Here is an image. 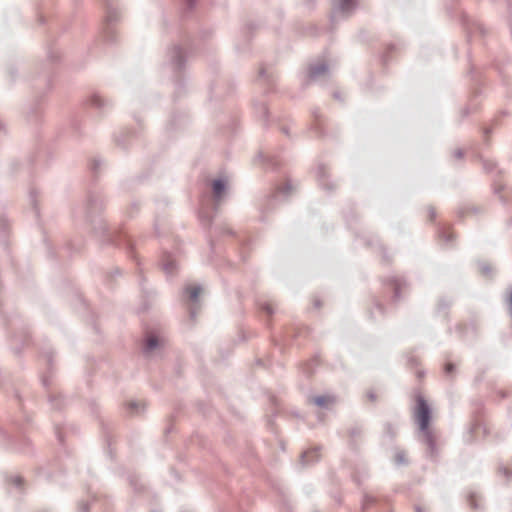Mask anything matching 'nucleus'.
<instances>
[{
	"instance_id": "11",
	"label": "nucleus",
	"mask_w": 512,
	"mask_h": 512,
	"mask_svg": "<svg viewBox=\"0 0 512 512\" xmlns=\"http://www.w3.org/2000/svg\"><path fill=\"white\" fill-rule=\"evenodd\" d=\"M292 187L290 182H286L281 186H278L275 192L266 198L265 202L261 205V210L263 212L269 211L273 208V202L280 197H287L291 191Z\"/></svg>"
},
{
	"instance_id": "44",
	"label": "nucleus",
	"mask_w": 512,
	"mask_h": 512,
	"mask_svg": "<svg viewBox=\"0 0 512 512\" xmlns=\"http://www.w3.org/2000/svg\"><path fill=\"white\" fill-rule=\"evenodd\" d=\"M116 142L119 146L126 147V134L122 133L116 138Z\"/></svg>"
},
{
	"instance_id": "2",
	"label": "nucleus",
	"mask_w": 512,
	"mask_h": 512,
	"mask_svg": "<svg viewBox=\"0 0 512 512\" xmlns=\"http://www.w3.org/2000/svg\"><path fill=\"white\" fill-rule=\"evenodd\" d=\"M431 408L427 401L421 395L416 398L415 420L419 430L423 435V441L428 447V456L433 458L436 455V442L432 432L429 429L431 421Z\"/></svg>"
},
{
	"instance_id": "43",
	"label": "nucleus",
	"mask_w": 512,
	"mask_h": 512,
	"mask_svg": "<svg viewBox=\"0 0 512 512\" xmlns=\"http://www.w3.org/2000/svg\"><path fill=\"white\" fill-rule=\"evenodd\" d=\"M79 512H89V503L87 501H81L78 504Z\"/></svg>"
},
{
	"instance_id": "36",
	"label": "nucleus",
	"mask_w": 512,
	"mask_h": 512,
	"mask_svg": "<svg viewBox=\"0 0 512 512\" xmlns=\"http://www.w3.org/2000/svg\"><path fill=\"white\" fill-rule=\"evenodd\" d=\"M9 481L10 483L15 486L16 488H18L19 490L22 489V486H23V479L22 477L20 476H11L9 478Z\"/></svg>"
},
{
	"instance_id": "53",
	"label": "nucleus",
	"mask_w": 512,
	"mask_h": 512,
	"mask_svg": "<svg viewBox=\"0 0 512 512\" xmlns=\"http://www.w3.org/2000/svg\"><path fill=\"white\" fill-rule=\"evenodd\" d=\"M454 156H455L456 158H458V159L462 158V156H463V151H462V150H460V149H459V150H457V151H455Z\"/></svg>"
},
{
	"instance_id": "29",
	"label": "nucleus",
	"mask_w": 512,
	"mask_h": 512,
	"mask_svg": "<svg viewBox=\"0 0 512 512\" xmlns=\"http://www.w3.org/2000/svg\"><path fill=\"white\" fill-rule=\"evenodd\" d=\"M397 433V428L392 423H385L384 434L389 438H394Z\"/></svg>"
},
{
	"instance_id": "21",
	"label": "nucleus",
	"mask_w": 512,
	"mask_h": 512,
	"mask_svg": "<svg viewBox=\"0 0 512 512\" xmlns=\"http://www.w3.org/2000/svg\"><path fill=\"white\" fill-rule=\"evenodd\" d=\"M9 233V222L6 217L0 218V243H4Z\"/></svg>"
},
{
	"instance_id": "22",
	"label": "nucleus",
	"mask_w": 512,
	"mask_h": 512,
	"mask_svg": "<svg viewBox=\"0 0 512 512\" xmlns=\"http://www.w3.org/2000/svg\"><path fill=\"white\" fill-rule=\"evenodd\" d=\"M457 331L463 338H466V337H468L470 331L473 335H475L477 332V327H476L475 323H471L468 327H463L462 325H458Z\"/></svg>"
},
{
	"instance_id": "18",
	"label": "nucleus",
	"mask_w": 512,
	"mask_h": 512,
	"mask_svg": "<svg viewBox=\"0 0 512 512\" xmlns=\"http://www.w3.org/2000/svg\"><path fill=\"white\" fill-rule=\"evenodd\" d=\"M349 433V436H350V447L353 448V449H356V439L360 438L363 434V429L361 426L359 425H355L353 427H351L348 431Z\"/></svg>"
},
{
	"instance_id": "58",
	"label": "nucleus",
	"mask_w": 512,
	"mask_h": 512,
	"mask_svg": "<svg viewBox=\"0 0 512 512\" xmlns=\"http://www.w3.org/2000/svg\"><path fill=\"white\" fill-rule=\"evenodd\" d=\"M503 189H504V187L502 185L496 186L495 193H500V191H502Z\"/></svg>"
},
{
	"instance_id": "49",
	"label": "nucleus",
	"mask_w": 512,
	"mask_h": 512,
	"mask_svg": "<svg viewBox=\"0 0 512 512\" xmlns=\"http://www.w3.org/2000/svg\"><path fill=\"white\" fill-rule=\"evenodd\" d=\"M439 308H448L450 306V301L440 300L438 304Z\"/></svg>"
},
{
	"instance_id": "52",
	"label": "nucleus",
	"mask_w": 512,
	"mask_h": 512,
	"mask_svg": "<svg viewBox=\"0 0 512 512\" xmlns=\"http://www.w3.org/2000/svg\"><path fill=\"white\" fill-rule=\"evenodd\" d=\"M500 471H502L507 478L510 477L511 471L509 469L504 467V468H501Z\"/></svg>"
},
{
	"instance_id": "7",
	"label": "nucleus",
	"mask_w": 512,
	"mask_h": 512,
	"mask_svg": "<svg viewBox=\"0 0 512 512\" xmlns=\"http://www.w3.org/2000/svg\"><path fill=\"white\" fill-rule=\"evenodd\" d=\"M201 290L202 287L200 285L189 284L182 289L181 298L185 303L190 305L189 313L191 318L196 316V308L194 305L198 303Z\"/></svg>"
},
{
	"instance_id": "25",
	"label": "nucleus",
	"mask_w": 512,
	"mask_h": 512,
	"mask_svg": "<svg viewBox=\"0 0 512 512\" xmlns=\"http://www.w3.org/2000/svg\"><path fill=\"white\" fill-rule=\"evenodd\" d=\"M439 237L445 242V243H451L453 238H454V234L452 232H450L448 230V228L446 227H440L439 228Z\"/></svg>"
},
{
	"instance_id": "28",
	"label": "nucleus",
	"mask_w": 512,
	"mask_h": 512,
	"mask_svg": "<svg viewBox=\"0 0 512 512\" xmlns=\"http://www.w3.org/2000/svg\"><path fill=\"white\" fill-rule=\"evenodd\" d=\"M49 402L51 403L52 408L60 409L61 408V403H62L61 395H57V394H52L51 393L49 395Z\"/></svg>"
},
{
	"instance_id": "12",
	"label": "nucleus",
	"mask_w": 512,
	"mask_h": 512,
	"mask_svg": "<svg viewBox=\"0 0 512 512\" xmlns=\"http://www.w3.org/2000/svg\"><path fill=\"white\" fill-rule=\"evenodd\" d=\"M87 105L95 109L99 115L108 110L112 104L111 101L101 94L94 92L87 99Z\"/></svg>"
},
{
	"instance_id": "56",
	"label": "nucleus",
	"mask_w": 512,
	"mask_h": 512,
	"mask_svg": "<svg viewBox=\"0 0 512 512\" xmlns=\"http://www.w3.org/2000/svg\"><path fill=\"white\" fill-rule=\"evenodd\" d=\"M368 398L371 400V401H374L376 399V395L374 392H369L368 393Z\"/></svg>"
},
{
	"instance_id": "23",
	"label": "nucleus",
	"mask_w": 512,
	"mask_h": 512,
	"mask_svg": "<svg viewBox=\"0 0 512 512\" xmlns=\"http://www.w3.org/2000/svg\"><path fill=\"white\" fill-rule=\"evenodd\" d=\"M254 109L256 113L261 116L262 118L266 119L268 116V109L266 106V103L263 101H255L254 102Z\"/></svg>"
},
{
	"instance_id": "42",
	"label": "nucleus",
	"mask_w": 512,
	"mask_h": 512,
	"mask_svg": "<svg viewBox=\"0 0 512 512\" xmlns=\"http://www.w3.org/2000/svg\"><path fill=\"white\" fill-rule=\"evenodd\" d=\"M456 367L453 363H446L445 366H444V372L447 376H452V374L454 373Z\"/></svg>"
},
{
	"instance_id": "38",
	"label": "nucleus",
	"mask_w": 512,
	"mask_h": 512,
	"mask_svg": "<svg viewBox=\"0 0 512 512\" xmlns=\"http://www.w3.org/2000/svg\"><path fill=\"white\" fill-rule=\"evenodd\" d=\"M480 272L484 276H490L492 272V268L488 263H480L479 264Z\"/></svg>"
},
{
	"instance_id": "31",
	"label": "nucleus",
	"mask_w": 512,
	"mask_h": 512,
	"mask_svg": "<svg viewBox=\"0 0 512 512\" xmlns=\"http://www.w3.org/2000/svg\"><path fill=\"white\" fill-rule=\"evenodd\" d=\"M376 499L369 495V494H365L363 496V500H362V510L364 511L365 509H367L368 507H370L371 505H373L375 503Z\"/></svg>"
},
{
	"instance_id": "50",
	"label": "nucleus",
	"mask_w": 512,
	"mask_h": 512,
	"mask_svg": "<svg viewBox=\"0 0 512 512\" xmlns=\"http://www.w3.org/2000/svg\"><path fill=\"white\" fill-rule=\"evenodd\" d=\"M55 433H56V436H57L59 442L62 443L63 442V433H62L61 429L57 427Z\"/></svg>"
},
{
	"instance_id": "59",
	"label": "nucleus",
	"mask_w": 512,
	"mask_h": 512,
	"mask_svg": "<svg viewBox=\"0 0 512 512\" xmlns=\"http://www.w3.org/2000/svg\"><path fill=\"white\" fill-rule=\"evenodd\" d=\"M223 233H226V234L232 235V234H233V231H232L230 228H224V229H223Z\"/></svg>"
},
{
	"instance_id": "60",
	"label": "nucleus",
	"mask_w": 512,
	"mask_h": 512,
	"mask_svg": "<svg viewBox=\"0 0 512 512\" xmlns=\"http://www.w3.org/2000/svg\"><path fill=\"white\" fill-rule=\"evenodd\" d=\"M5 130V125L4 123L0 120V132L4 131Z\"/></svg>"
},
{
	"instance_id": "4",
	"label": "nucleus",
	"mask_w": 512,
	"mask_h": 512,
	"mask_svg": "<svg viewBox=\"0 0 512 512\" xmlns=\"http://www.w3.org/2000/svg\"><path fill=\"white\" fill-rule=\"evenodd\" d=\"M169 64L175 73L174 85L177 92L184 88L186 78L182 76L187 61V50L180 44H174L167 52Z\"/></svg>"
},
{
	"instance_id": "62",
	"label": "nucleus",
	"mask_w": 512,
	"mask_h": 512,
	"mask_svg": "<svg viewBox=\"0 0 512 512\" xmlns=\"http://www.w3.org/2000/svg\"><path fill=\"white\" fill-rule=\"evenodd\" d=\"M42 382H43V385H44V386H47V385H48V380H47V378H46V377H43V378H42Z\"/></svg>"
},
{
	"instance_id": "32",
	"label": "nucleus",
	"mask_w": 512,
	"mask_h": 512,
	"mask_svg": "<svg viewBox=\"0 0 512 512\" xmlns=\"http://www.w3.org/2000/svg\"><path fill=\"white\" fill-rule=\"evenodd\" d=\"M469 505L471 508L478 510L480 509V505L478 503V495L476 493H470L468 497Z\"/></svg>"
},
{
	"instance_id": "34",
	"label": "nucleus",
	"mask_w": 512,
	"mask_h": 512,
	"mask_svg": "<svg viewBox=\"0 0 512 512\" xmlns=\"http://www.w3.org/2000/svg\"><path fill=\"white\" fill-rule=\"evenodd\" d=\"M47 58L50 63H55L60 58V53L57 49H50Z\"/></svg>"
},
{
	"instance_id": "8",
	"label": "nucleus",
	"mask_w": 512,
	"mask_h": 512,
	"mask_svg": "<svg viewBox=\"0 0 512 512\" xmlns=\"http://www.w3.org/2000/svg\"><path fill=\"white\" fill-rule=\"evenodd\" d=\"M161 346V340L156 335L149 333L144 339L142 353L146 358H152L159 354Z\"/></svg>"
},
{
	"instance_id": "35",
	"label": "nucleus",
	"mask_w": 512,
	"mask_h": 512,
	"mask_svg": "<svg viewBox=\"0 0 512 512\" xmlns=\"http://www.w3.org/2000/svg\"><path fill=\"white\" fill-rule=\"evenodd\" d=\"M259 308L261 311L265 312L269 316H271L274 313V309L270 303H267V302L260 303Z\"/></svg>"
},
{
	"instance_id": "57",
	"label": "nucleus",
	"mask_w": 512,
	"mask_h": 512,
	"mask_svg": "<svg viewBox=\"0 0 512 512\" xmlns=\"http://www.w3.org/2000/svg\"><path fill=\"white\" fill-rule=\"evenodd\" d=\"M429 217L431 220H433L435 218V211L432 208L429 210Z\"/></svg>"
},
{
	"instance_id": "41",
	"label": "nucleus",
	"mask_w": 512,
	"mask_h": 512,
	"mask_svg": "<svg viewBox=\"0 0 512 512\" xmlns=\"http://www.w3.org/2000/svg\"><path fill=\"white\" fill-rule=\"evenodd\" d=\"M394 50H395V45L390 44V45L387 46L386 51L382 55L383 63H387L388 62V60H389V53H391Z\"/></svg>"
},
{
	"instance_id": "24",
	"label": "nucleus",
	"mask_w": 512,
	"mask_h": 512,
	"mask_svg": "<svg viewBox=\"0 0 512 512\" xmlns=\"http://www.w3.org/2000/svg\"><path fill=\"white\" fill-rule=\"evenodd\" d=\"M312 114L314 116L315 122L311 126V129H313L317 134L323 135L324 132H323L322 127H321L320 114H319L318 110L314 109L312 111Z\"/></svg>"
},
{
	"instance_id": "54",
	"label": "nucleus",
	"mask_w": 512,
	"mask_h": 512,
	"mask_svg": "<svg viewBox=\"0 0 512 512\" xmlns=\"http://www.w3.org/2000/svg\"><path fill=\"white\" fill-rule=\"evenodd\" d=\"M211 91L213 93V97L218 98L220 96V93L216 91V88L214 86L211 88Z\"/></svg>"
},
{
	"instance_id": "19",
	"label": "nucleus",
	"mask_w": 512,
	"mask_h": 512,
	"mask_svg": "<svg viewBox=\"0 0 512 512\" xmlns=\"http://www.w3.org/2000/svg\"><path fill=\"white\" fill-rule=\"evenodd\" d=\"M38 195H39L38 189L35 187H32L29 191V202L33 208L35 217H39Z\"/></svg>"
},
{
	"instance_id": "17",
	"label": "nucleus",
	"mask_w": 512,
	"mask_h": 512,
	"mask_svg": "<svg viewBox=\"0 0 512 512\" xmlns=\"http://www.w3.org/2000/svg\"><path fill=\"white\" fill-rule=\"evenodd\" d=\"M319 448L318 447H315V448H312V449H309L305 452H303L301 454V464L302 466H308V465H311L315 462H317L320 458V452H319Z\"/></svg>"
},
{
	"instance_id": "9",
	"label": "nucleus",
	"mask_w": 512,
	"mask_h": 512,
	"mask_svg": "<svg viewBox=\"0 0 512 512\" xmlns=\"http://www.w3.org/2000/svg\"><path fill=\"white\" fill-rule=\"evenodd\" d=\"M385 284L393 292L392 301L395 303L400 301L402 298V293L405 292L407 288V282L405 281V279H403L402 277L391 276L386 279Z\"/></svg>"
},
{
	"instance_id": "46",
	"label": "nucleus",
	"mask_w": 512,
	"mask_h": 512,
	"mask_svg": "<svg viewBox=\"0 0 512 512\" xmlns=\"http://www.w3.org/2000/svg\"><path fill=\"white\" fill-rule=\"evenodd\" d=\"M42 355L46 358L47 364L51 365V363H52V351L50 349L43 350L42 351Z\"/></svg>"
},
{
	"instance_id": "55",
	"label": "nucleus",
	"mask_w": 512,
	"mask_h": 512,
	"mask_svg": "<svg viewBox=\"0 0 512 512\" xmlns=\"http://www.w3.org/2000/svg\"><path fill=\"white\" fill-rule=\"evenodd\" d=\"M281 132L284 133L285 135L289 136V129L286 127V126H282L280 128Z\"/></svg>"
},
{
	"instance_id": "64",
	"label": "nucleus",
	"mask_w": 512,
	"mask_h": 512,
	"mask_svg": "<svg viewBox=\"0 0 512 512\" xmlns=\"http://www.w3.org/2000/svg\"><path fill=\"white\" fill-rule=\"evenodd\" d=\"M334 98H336V99H339V100H340V93H339V92H335V93H334Z\"/></svg>"
},
{
	"instance_id": "47",
	"label": "nucleus",
	"mask_w": 512,
	"mask_h": 512,
	"mask_svg": "<svg viewBox=\"0 0 512 512\" xmlns=\"http://www.w3.org/2000/svg\"><path fill=\"white\" fill-rule=\"evenodd\" d=\"M186 10H192L197 0H183Z\"/></svg>"
},
{
	"instance_id": "5",
	"label": "nucleus",
	"mask_w": 512,
	"mask_h": 512,
	"mask_svg": "<svg viewBox=\"0 0 512 512\" xmlns=\"http://www.w3.org/2000/svg\"><path fill=\"white\" fill-rule=\"evenodd\" d=\"M105 17L102 28V36L106 43L113 44L117 41V32L114 29L116 24L121 19L120 11L114 0H103Z\"/></svg>"
},
{
	"instance_id": "45",
	"label": "nucleus",
	"mask_w": 512,
	"mask_h": 512,
	"mask_svg": "<svg viewBox=\"0 0 512 512\" xmlns=\"http://www.w3.org/2000/svg\"><path fill=\"white\" fill-rule=\"evenodd\" d=\"M508 313L512 318V288L509 289V296L507 298Z\"/></svg>"
},
{
	"instance_id": "15",
	"label": "nucleus",
	"mask_w": 512,
	"mask_h": 512,
	"mask_svg": "<svg viewBox=\"0 0 512 512\" xmlns=\"http://www.w3.org/2000/svg\"><path fill=\"white\" fill-rule=\"evenodd\" d=\"M316 177L319 185L326 191H333L335 185L328 180V168L324 164H319L316 170Z\"/></svg>"
},
{
	"instance_id": "13",
	"label": "nucleus",
	"mask_w": 512,
	"mask_h": 512,
	"mask_svg": "<svg viewBox=\"0 0 512 512\" xmlns=\"http://www.w3.org/2000/svg\"><path fill=\"white\" fill-rule=\"evenodd\" d=\"M159 265L168 278L173 277L177 273V262L174 255L170 252L165 251L162 253Z\"/></svg>"
},
{
	"instance_id": "14",
	"label": "nucleus",
	"mask_w": 512,
	"mask_h": 512,
	"mask_svg": "<svg viewBox=\"0 0 512 512\" xmlns=\"http://www.w3.org/2000/svg\"><path fill=\"white\" fill-rule=\"evenodd\" d=\"M257 82L265 87V93H269L273 91L276 77L272 71L261 67L258 72Z\"/></svg>"
},
{
	"instance_id": "51",
	"label": "nucleus",
	"mask_w": 512,
	"mask_h": 512,
	"mask_svg": "<svg viewBox=\"0 0 512 512\" xmlns=\"http://www.w3.org/2000/svg\"><path fill=\"white\" fill-rule=\"evenodd\" d=\"M500 199L503 201V202H510L512 204V188L509 189V198L506 199L504 196H501Z\"/></svg>"
},
{
	"instance_id": "30",
	"label": "nucleus",
	"mask_w": 512,
	"mask_h": 512,
	"mask_svg": "<svg viewBox=\"0 0 512 512\" xmlns=\"http://www.w3.org/2000/svg\"><path fill=\"white\" fill-rule=\"evenodd\" d=\"M258 157L261 158L268 167L271 169H276L278 164L271 156H266L263 153H259Z\"/></svg>"
},
{
	"instance_id": "16",
	"label": "nucleus",
	"mask_w": 512,
	"mask_h": 512,
	"mask_svg": "<svg viewBox=\"0 0 512 512\" xmlns=\"http://www.w3.org/2000/svg\"><path fill=\"white\" fill-rule=\"evenodd\" d=\"M309 401L320 408L329 409L336 402L334 395H318L309 398Z\"/></svg>"
},
{
	"instance_id": "6",
	"label": "nucleus",
	"mask_w": 512,
	"mask_h": 512,
	"mask_svg": "<svg viewBox=\"0 0 512 512\" xmlns=\"http://www.w3.org/2000/svg\"><path fill=\"white\" fill-rule=\"evenodd\" d=\"M356 7V0H332L331 22L334 24L339 20L348 18Z\"/></svg>"
},
{
	"instance_id": "63",
	"label": "nucleus",
	"mask_w": 512,
	"mask_h": 512,
	"mask_svg": "<svg viewBox=\"0 0 512 512\" xmlns=\"http://www.w3.org/2000/svg\"><path fill=\"white\" fill-rule=\"evenodd\" d=\"M462 113H463V116H467L469 114V109L465 108Z\"/></svg>"
},
{
	"instance_id": "10",
	"label": "nucleus",
	"mask_w": 512,
	"mask_h": 512,
	"mask_svg": "<svg viewBox=\"0 0 512 512\" xmlns=\"http://www.w3.org/2000/svg\"><path fill=\"white\" fill-rule=\"evenodd\" d=\"M307 77L309 81H326L330 78L329 66L325 63L312 64L309 66Z\"/></svg>"
},
{
	"instance_id": "39",
	"label": "nucleus",
	"mask_w": 512,
	"mask_h": 512,
	"mask_svg": "<svg viewBox=\"0 0 512 512\" xmlns=\"http://www.w3.org/2000/svg\"><path fill=\"white\" fill-rule=\"evenodd\" d=\"M468 212L478 213V209L475 207L465 206L459 209L458 214L460 217H463Z\"/></svg>"
},
{
	"instance_id": "33",
	"label": "nucleus",
	"mask_w": 512,
	"mask_h": 512,
	"mask_svg": "<svg viewBox=\"0 0 512 512\" xmlns=\"http://www.w3.org/2000/svg\"><path fill=\"white\" fill-rule=\"evenodd\" d=\"M376 313H378L379 315H383V313H384V308L380 302H376L374 309H372L370 311L371 318L376 319L377 318Z\"/></svg>"
},
{
	"instance_id": "27",
	"label": "nucleus",
	"mask_w": 512,
	"mask_h": 512,
	"mask_svg": "<svg viewBox=\"0 0 512 512\" xmlns=\"http://www.w3.org/2000/svg\"><path fill=\"white\" fill-rule=\"evenodd\" d=\"M139 209H140L139 203L137 201H133L127 208L126 215L129 218H134L138 214Z\"/></svg>"
},
{
	"instance_id": "20",
	"label": "nucleus",
	"mask_w": 512,
	"mask_h": 512,
	"mask_svg": "<svg viewBox=\"0 0 512 512\" xmlns=\"http://www.w3.org/2000/svg\"><path fill=\"white\" fill-rule=\"evenodd\" d=\"M127 409L131 415H139L144 411L145 405L138 401H131L128 403Z\"/></svg>"
},
{
	"instance_id": "26",
	"label": "nucleus",
	"mask_w": 512,
	"mask_h": 512,
	"mask_svg": "<svg viewBox=\"0 0 512 512\" xmlns=\"http://www.w3.org/2000/svg\"><path fill=\"white\" fill-rule=\"evenodd\" d=\"M103 164L104 163H103L102 159L94 158L91 160V162L89 164V168L92 173L97 174L101 170V167L103 166Z\"/></svg>"
},
{
	"instance_id": "37",
	"label": "nucleus",
	"mask_w": 512,
	"mask_h": 512,
	"mask_svg": "<svg viewBox=\"0 0 512 512\" xmlns=\"http://www.w3.org/2000/svg\"><path fill=\"white\" fill-rule=\"evenodd\" d=\"M395 463L397 465H405L407 464V460L405 458V454L403 451H398L395 455Z\"/></svg>"
},
{
	"instance_id": "40",
	"label": "nucleus",
	"mask_w": 512,
	"mask_h": 512,
	"mask_svg": "<svg viewBox=\"0 0 512 512\" xmlns=\"http://www.w3.org/2000/svg\"><path fill=\"white\" fill-rule=\"evenodd\" d=\"M316 365V361L315 360H312L310 361L309 363H307L304 367H303V371L304 373H306L307 375H310L314 372V366Z\"/></svg>"
},
{
	"instance_id": "48",
	"label": "nucleus",
	"mask_w": 512,
	"mask_h": 512,
	"mask_svg": "<svg viewBox=\"0 0 512 512\" xmlns=\"http://www.w3.org/2000/svg\"><path fill=\"white\" fill-rule=\"evenodd\" d=\"M495 168V164L491 163V162H484V169L487 171V172H493Z\"/></svg>"
},
{
	"instance_id": "3",
	"label": "nucleus",
	"mask_w": 512,
	"mask_h": 512,
	"mask_svg": "<svg viewBox=\"0 0 512 512\" xmlns=\"http://www.w3.org/2000/svg\"><path fill=\"white\" fill-rule=\"evenodd\" d=\"M210 188L213 213L204 206L201 207L199 212L200 220L206 224H210L212 222L213 214L217 212L219 206L224 202L227 196L228 179L226 177L215 178L210 182Z\"/></svg>"
},
{
	"instance_id": "1",
	"label": "nucleus",
	"mask_w": 512,
	"mask_h": 512,
	"mask_svg": "<svg viewBox=\"0 0 512 512\" xmlns=\"http://www.w3.org/2000/svg\"><path fill=\"white\" fill-rule=\"evenodd\" d=\"M104 208L105 201L102 193L97 190H90L87 192L82 203L74 208L73 217L88 223L101 244L113 246L123 245L128 252H132L133 243L131 239L120 229L110 227L107 222L101 218V213Z\"/></svg>"
},
{
	"instance_id": "61",
	"label": "nucleus",
	"mask_w": 512,
	"mask_h": 512,
	"mask_svg": "<svg viewBox=\"0 0 512 512\" xmlns=\"http://www.w3.org/2000/svg\"><path fill=\"white\" fill-rule=\"evenodd\" d=\"M415 512H424V510L422 509V507L416 506L415 507Z\"/></svg>"
}]
</instances>
